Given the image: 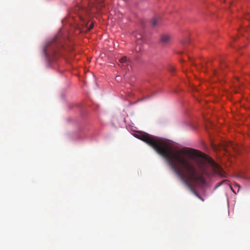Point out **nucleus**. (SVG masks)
Returning <instances> with one entry per match:
<instances>
[{
  "label": "nucleus",
  "mask_w": 250,
  "mask_h": 250,
  "mask_svg": "<svg viewBox=\"0 0 250 250\" xmlns=\"http://www.w3.org/2000/svg\"><path fill=\"white\" fill-rule=\"evenodd\" d=\"M63 39L61 34H58L54 38L48 42L45 46L43 52L48 59H53L58 56V49L63 46Z\"/></svg>",
  "instance_id": "obj_3"
},
{
  "label": "nucleus",
  "mask_w": 250,
  "mask_h": 250,
  "mask_svg": "<svg viewBox=\"0 0 250 250\" xmlns=\"http://www.w3.org/2000/svg\"><path fill=\"white\" fill-rule=\"evenodd\" d=\"M104 7L103 0H94L89 5L88 9H84L80 6L76 8L75 11L78 10V15L80 19L83 22L84 26H86L88 22V15L90 13L94 14L100 12L101 10Z\"/></svg>",
  "instance_id": "obj_2"
},
{
  "label": "nucleus",
  "mask_w": 250,
  "mask_h": 250,
  "mask_svg": "<svg viewBox=\"0 0 250 250\" xmlns=\"http://www.w3.org/2000/svg\"><path fill=\"white\" fill-rule=\"evenodd\" d=\"M135 37L138 40H140L143 38V36L142 34L136 33H135Z\"/></svg>",
  "instance_id": "obj_6"
},
{
  "label": "nucleus",
  "mask_w": 250,
  "mask_h": 250,
  "mask_svg": "<svg viewBox=\"0 0 250 250\" xmlns=\"http://www.w3.org/2000/svg\"><path fill=\"white\" fill-rule=\"evenodd\" d=\"M137 137L163 156L176 174L203 201L204 199L191 188V185L197 182L205 183L203 175L206 172V162L211 166L215 173L223 175L222 168L211 158L200 151L193 148L174 151L168 143L146 133H139Z\"/></svg>",
  "instance_id": "obj_1"
},
{
  "label": "nucleus",
  "mask_w": 250,
  "mask_h": 250,
  "mask_svg": "<svg viewBox=\"0 0 250 250\" xmlns=\"http://www.w3.org/2000/svg\"><path fill=\"white\" fill-rule=\"evenodd\" d=\"M93 26H94L93 23H91V24L89 25V26L87 28V30L88 31H90L91 29H92L93 28Z\"/></svg>",
  "instance_id": "obj_9"
},
{
  "label": "nucleus",
  "mask_w": 250,
  "mask_h": 250,
  "mask_svg": "<svg viewBox=\"0 0 250 250\" xmlns=\"http://www.w3.org/2000/svg\"><path fill=\"white\" fill-rule=\"evenodd\" d=\"M211 65V63L210 62H208L207 64V66H206L205 65V64H202V67L204 68V67L206 68V69H208V68H209V67L210 66V65Z\"/></svg>",
  "instance_id": "obj_8"
},
{
  "label": "nucleus",
  "mask_w": 250,
  "mask_h": 250,
  "mask_svg": "<svg viewBox=\"0 0 250 250\" xmlns=\"http://www.w3.org/2000/svg\"><path fill=\"white\" fill-rule=\"evenodd\" d=\"M126 61H127V58L126 57H124L123 58H122V59H121L120 60V62L121 63H125V62H126Z\"/></svg>",
  "instance_id": "obj_7"
},
{
  "label": "nucleus",
  "mask_w": 250,
  "mask_h": 250,
  "mask_svg": "<svg viewBox=\"0 0 250 250\" xmlns=\"http://www.w3.org/2000/svg\"><path fill=\"white\" fill-rule=\"evenodd\" d=\"M160 20V18L159 17L153 18L151 21L152 25L154 26H157Z\"/></svg>",
  "instance_id": "obj_5"
},
{
  "label": "nucleus",
  "mask_w": 250,
  "mask_h": 250,
  "mask_svg": "<svg viewBox=\"0 0 250 250\" xmlns=\"http://www.w3.org/2000/svg\"><path fill=\"white\" fill-rule=\"evenodd\" d=\"M213 73H214V75H217L218 72H217L216 71L214 70Z\"/></svg>",
  "instance_id": "obj_14"
},
{
  "label": "nucleus",
  "mask_w": 250,
  "mask_h": 250,
  "mask_svg": "<svg viewBox=\"0 0 250 250\" xmlns=\"http://www.w3.org/2000/svg\"><path fill=\"white\" fill-rule=\"evenodd\" d=\"M237 186H238V187H239V188H240V185H237Z\"/></svg>",
  "instance_id": "obj_15"
},
{
  "label": "nucleus",
  "mask_w": 250,
  "mask_h": 250,
  "mask_svg": "<svg viewBox=\"0 0 250 250\" xmlns=\"http://www.w3.org/2000/svg\"><path fill=\"white\" fill-rule=\"evenodd\" d=\"M171 37L167 34H164L161 36L160 42L161 43L166 45L170 43L171 41Z\"/></svg>",
  "instance_id": "obj_4"
},
{
  "label": "nucleus",
  "mask_w": 250,
  "mask_h": 250,
  "mask_svg": "<svg viewBox=\"0 0 250 250\" xmlns=\"http://www.w3.org/2000/svg\"><path fill=\"white\" fill-rule=\"evenodd\" d=\"M175 68L174 66H170L169 68V71L170 72H173L175 71Z\"/></svg>",
  "instance_id": "obj_10"
},
{
  "label": "nucleus",
  "mask_w": 250,
  "mask_h": 250,
  "mask_svg": "<svg viewBox=\"0 0 250 250\" xmlns=\"http://www.w3.org/2000/svg\"><path fill=\"white\" fill-rule=\"evenodd\" d=\"M229 147H232L233 149H235V147L234 146L233 144L232 143H229L228 144Z\"/></svg>",
  "instance_id": "obj_11"
},
{
  "label": "nucleus",
  "mask_w": 250,
  "mask_h": 250,
  "mask_svg": "<svg viewBox=\"0 0 250 250\" xmlns=\"http://www.w3.org/2000/svg\"><path fill=\"white\" fill-rule=\"evenodd\" d=\"M116 80L117 81H120V76H117L116 77Z\"/></svg>",
  "instance_id": "obj_13"
},
{
  "label": "nucleus",
  "mask_w": 250,
  "mask_h": 250,
  "mask_svg": "<svg viewBox=\"0 0 250 250\" xmlns=\"http://www.w3.org/2000/svg\"><path fill=\"white\" fill-rule=\"evenodd\" d=\"M248 21H250V15L249 14V15H247V16H246V18H245Z\"/></svg>",
  "instance_id": "obj_12"
}]
</instances>
